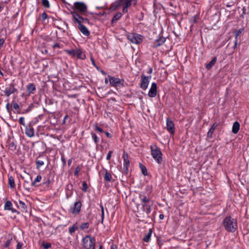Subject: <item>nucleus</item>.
I'll list each match as a JSON object with an SVG mask.
<instances>
[{"label": "nucleus", "mask_w": 249, "mask_h": 249, "mask_svg": "<svg viewBox=\"0 0 249 249\" xmlns=\"http://www.w3.org/2000/svg\"><path fill=\"white\" fill-rule=\"evenodd\" d=\"M223 224L225 230L229 232H234L237 228L236 220L231 216L226 217Z\"/></svg>", "instance_id": "nucleus-1"}, {"label": "nucleus", "mask_w": 249, "mask_h": 249, "mask_svg": "<svg viewBox=\"0 0 249 249\" xmlns=\"http://www.w3.org/2000/svg\"><path fill=\"white\" fill-rule=\"evenodd\" d=\"M82 246L84 249H95V239L90 235H87L82 239Z\"/></svg>", "instance_id": "nucleus-2"}, {"label": "nucleus", "mask_w": 249, "mask_h": 249, "mask_svg": "<svg viewBox=\"0 0 249 249\" xmlns=\"http://www.w3.org/2000/svg\"><path fill=\"white\" fill-rule=\"evenodd\" d=\"M150 149L152 157L158 163L160 164L162 161V153L160 148L155 145H151Z\"/></svg>", "instance_id": "nucleus-3"}, {"label": "nucleus", "mask_w": 249, "mask_h": 249, "mask_svg": "<svg viewBox=\"0 0 249 249\" xmlns=\"http://www.w3.org/2000/svg\"><path fill=\"white\" fill-rule=\"evenodd\" d=\"M74 10L78 12L82 15L85 16H88L86 14L87 11V6L83 2H75L74 3Z\"/></svg>", "instance_id": "nucleus-4"}, {"label": "nucleus", "mask_w": 249, "mask_h": 249, "mask_svg": "<svg viewBox=\"0 0 249 249\" xmlns=\"http://www.w3.org/2000/svg\"><path fill=\"white\" fill-rule=\"evenodd\" d=\"M127 38L131 43L136 44L141 43L143 40L142 36L136 33L129 34L127 35Z\"/></svg>", "instance_id": "nucleus-5"}, {"label": "nucleus", "mask_w": 249, "mask_h": 249, "mask_svg": "<svg viewBox=\"0 0 249 249\" xmlns=\"http://www.w3.org/2000/svg\"><path fill=\"white\" fill-rule=\"evenodd\" d=\"M82 207V203L80 201H76L71 206L69 212L72 214L77 215L79 213Z\"/></svg>", "instance_id": "nucleus-6"}, {"label": "nucleus", "mask_w": 249, "mask_h": 249, "mask_svg": "<svg viewBox=\"0 0 249 249\" xmlns=\"http://www.w3.org/2000/svg\"><path fill=\"white\" fill-rule=\"evenodd\" d=\"M108 78L109 83L112 87L123 86L124 85V80L123 79H121L111 76H108Z\"/></svg>", "instance_id": "nucleus-7"}, {"label": "nucleus", "mask_w": 249, "mask_h": 249, "mask_svg": "<svg viewBox=\"0 0 249 249\" xmlns=\"http://www.w3.org/2000/svg\"><path fill=\"white\" fill-rule=\"evenodd\" d=\"M132 2H133L134 5L136 3V1L135 0H119L118 1H116L115 3V8H117L118 6L121 5H123V7L128 8L131 6Z\"/></svg>", "instance_id": "nucleus-8"}, {"label": "nucleus", "mask_w": 249, "mask_h": 249, "mask_svg": "<svg viewBox=\"0 0 249 249\" xmlns=\"http://www.w3.org/2000/svg\"><path fill=\"white\" fill-rule=\"evenodd\" d=\"M151 79V76H146L144 75H142L141 76V88L145 90L149 85V80Z\"/></svg>", "instance_id": "nucleus-9"}, {"label": "nucleus", "mask_w": 249, "mask_h": 249, "mask_svg": "<svg viewBox=\"0 0 249 249\" xmlns=\"http://www.w3.org/2000/svg\"><path fill=\"white\" fill-rule=\"evenodd\" d=\"M71 14L72 16L73 20L78 24V26L82 24L84 18L81 16L77 11H72L71 12Z\"/></svg>", "instance_id": "nucleus-10"}, {"label": "nucleus", "mask_w": 249, "mask_h": 249, "mask_svg": "<svg viewBox=\"0 0 249 249\" xmlns=\"http://www.w3.org/2000/svg\"><path fill=\"white\" fill-rule=\"evenodd\" d=\"M3 91L5 95L8 97L11 94L17 92V89L15 88L14 84L12 83L8 87H6Z\"/></svg>", "instance_id": "nucleus-11"}, {"label": "nucleus", "mask_w": 249, "mask_h": 249, "mask_svg": "<svg viewBox=\"0 0 249 249\" xmlns=\"http://www.w3.org/2000/svg\"><path fill=\"white\" fill-rule=\"evenodd\" d=\"M166 128L167 130L171 134H174L175 133V126L173 122L169 118L166 120Z\"/></svg>", "instance_id": "nucleus-12"}, {"label": "nucleus", "mask_w": 249, "mask_h": 249, "mask_svg": "<svg viewBox=\"0 0 249 249\" xmlns=\"http://www.w3.org/2000/svg\"><path fill=\"white\" fill-rule=\"evenodd\" d=\"M157 84L156 83L153 82L151 84L150 89L148 92V96L150 97L153 98L157 95Z\"/></svg>", "instance_id": "nucleus-13"}, {"label": "nucleus", "mask_w": 249, "mask_h": 249, "mask_svg": "<svg viewBox=\"0 0 249 249\" xmlns=\"http://www.w3.org/2000/svg\"><path fill=\"white\" fill-rule=\"evenodd\" d=\"M76 56L77 57V59L81 60H84L86 58L85 53L82 51V50L80 48L76 49Z\"/></svg>", "instance_id": "nucleus-14"}, {"label": "nucleus", "mask_w": 249, "mask_h": 249, "mask_svg": "<svg viewBox=\"0 0 249 249\" xmlns=\"http://www.w3.org/2000/svg\"><path fill=\"white\" fill-rule=\"evenodd\" d=\"M25 132L26 135L30 138L34 136V129L31 126H26Z\"/></svg>", "instance_id": "nucleus-15"}, {"label": "nucleus", "mask_w": 249, "mask_h": 249, "mask_svg": "<svg viewBox=\"0 0 249 249\" xmlns=\"http://www.w3.org/2000/svg\"><path fill=\"white\" fill-rule=\"evenodd\" d=\"M78 29L85 36H89L90 35V32L88 29L84 25L80 24L78 26Z\"/></svg>", "instance_id": "nucleus-16"}, {"label": "nucleus", "mask_w": 249, "mask_h": 249, "mask_svg": "<svg viewBox=\"0 0 249 249\" xmlns=\"http://www.w3.org/2000/svg\"><path fill=\"white\" fill-rule=\"evenodd\" d=\"M27 91L29 94H33L36 90L35 85L33 83H30L27 86Z\"/></svg>", "instance_id": "nucleus-17"}, {"label": "nucleus", "mask_w": 249, "mask_h": 249, "mask_svg": "<svg viewBox=\"0 0 249 249\" xmlns=\"http://www.w3.org/2000/svg\"><path fill=\"white\" fill-rule=\"evenodd\" d=\"M166 39L165 37H161L156 40L154 44V47L157 48L162 45L165 41Z\"/></svg>", "instance_id": "nucleus-18"}, {"label": "nucleus", "mask_w": 249, "mask_h": 249, "mask_svg": "<svg viewBox=\"0 0 249 249\" xmlns=\"http://www.w3.org/2000/svg\"><path fill=\"white\" fill-rule=\"evenodd\" d=\"M13 204L10 201H7L4 204V210H11L12 212H16L15 210L12 209Z\"/></svg>", "instance_id": "nucleus-19"}, {"label": "nucleus", "mask_w": 249, "mask_h": 249, "mask_svg": "<svg viewBox=\"0 0 249 249\" xmlns=\"http://www.w3.org/2000/svg\"><path fill=\"white\" fill-rule=\"evenodd\" d=\"M240 128V124L238 122H235L233 123L232 127V132L234 134H237Z\"/></svg>", "instance_id": "nucleus-20"}, {"label": "nucleus", "mask_w": 249, "mask_h": 249, "mask_svg": "<svg viewBox=\"0 0 249 249\" xmlns=\"http://www.w3.org/2000/svg\"><path fill=\"white\" fill-rule=\"evenodd\" d=\"M123 158H124V167L126 169H127V168L128 166L129 165V160L128 159V155L124 154L123 155Z\"/></svg>", "instance_id": "nucleus-21"}, {"label": "nucleus", "mask_w": 249, "mask_h": 249, "mask_svg": "<svg viewBox=\"0 0 249 249\" xmlns=\"http://www.w3.org/2000/svg\"><path fill=\"white\" fill-rule=\"evenodd\" d=\"M139 198L142 203H149L150 202V199L144 194H140L139 195Z\"/></svg>", "instance_id": "nucleus-22"}, {"label": "nucleus", "mask_w": 249, "mask_h": 249, "mask_svg": "<svg viewBox=\"0 0 249 249\" xmlns=\"http://www.w3.org/2000/svg\"><path fill=\"white\" fill-rule=\"evenodd\" d=\"M217 126V125L216 124H214L212 126V127H211V128L210 129V130H209V131L207 133V137L208 138H211L212 137V135L214 131V129L216 128Z\"/></svg>", "instance_id": "nucleus-23"}, {"label": "nucleus", "mask_w": 249, "mask_h": 249, "mask_svg": "<svg viewBox=\"0 0 249 249\" xmlns=\"http://www.w3.org/2000/svg\"><path fill=\"white\" fill-rule=\"evenodd\" d=\"M112 175L107 170H106V173L104 176V179L107 182H110L112 179Z\"/></svg>", "instance_id": "nucleus-24"}, {"label": "nucleus", "mask_w": 249, "mask_h": 249, "mask_svg": "<svg viewBox=\"0 0 249 249\" xmlns=\"http://www.w3.org/2000/svg\"><path fill=\"white\" fill-rule=\"evenodd\" d=\"M216 58L214 57L213 59L207 64L206 65V68L209 70L216 63Z\"/></svg>", "instance_id": "nucleus-25"}, {"label": "nucleus", "mask_w": 249, "mask_h": 249, "mask_svg": "<svg viewBox=\"0 0 249 249\" xmlns=\"http://www.w3.org/2000/svg\"><path fill=\"white\" fill-rule=\"evenodd\" d=\"M65 52L72 57L76 56V49L65 50Z\"/></svg>", "instance_id": "nucleus-26"}, {"label": "nucleus", "mask_w": 249, "mask_h": 249, "mask_svg": "<svg viewBox=\"0 0 249 249\" xmlns=\"http://www.w3.org/2000/svg\"><path fill=\"white\" fill-rule=\"evenodd\" d=\"M78 229V227L77 226V223H75L71 227L69 228V232L70 234H72Z\"/></svg>", "instance_id": "nucleus-27"}, {"label": "nucleus", "mask_w": 249, "mask_h": 249, "mask_svg": "<svg viewBox=\"0 0 249 249\" xmlns=\"http://www.w3.org/2000/svg\"><path fill=\"white\" fill-rule=\"evenodd\" d=\"M8 185L11 188H14L15 187V180L12 177H9L8 178Z\"/></svg>", "instance_id": "nucleus-28"}, {"label": "nucleus", "mask_w": 249, "mask_h": 249, "mask_svg": "<svg viewBox=\"0 0 249 249\" xmlns=\"http://www.w3.org/2000/svg\"><path fill=\"white\" fill-rule=\"evenodd\" d=\"M122 16V14L120 12H118L116 13L113 17L112 19V22L114 23L117 21L118 19H119Z\"/></svg>", "instance_id": "nucleus-29"}, {"label": "nucleus", "mask_w": 249, "mask_h": 249, "mask_svg": "<svg viewBox=\"0 0 249 249\" xmlns=\"http://www.w3.org/2000/svg\"><path fill=\"white\" fill-rule=\"evenodd\" d=\"M151 234H152V230L151 229H150L149 231V232L146 233L145 235V236H144L143 239V241L146 242H148L150 239Z\"/></svg>", "instance_id": "nucleus-30"}, {"label": "nucleus", "mask_w": 249, "mask_h": 249, "mask_svg": "<svg viewBox=\"0 0 249 249\" xmlns=\"http://www.w3.org/2000/svg\"><path fill=\"white\" fill-rule=\"evenodd\" d=\"M19 207H20L22 211H27V206L24 202L21 200L19 201Z\"/></svg>", "instance_id": "nucleus-31"}, {"label": "nucleus", "mask_w": 249, "mask_h": 249, "mask_svg": "<svg viewBox=\"0 0 249 249\" xmlns=\"http://www.w3.org/2000/svg\"><path fill=\"white\" fill-rule=\"evenodd\" d=\"M42 177L40 175H38L36 178H35L34 181L32 183V186H35L37 182H39L41 180Z\"/></svg>", "instance_id": "nucleus-32"}, {"label": "nucleus", "mask_w": 249, "mask_h": 249, "mask_svg": "<svg viewBox=\"0 0 249 249\" xmlns=\"http://www.w3.org/2000/svg\"><path fill=\"white\" fill-rule=\"evenodd\" d=\"M140 167L142 174L144 176L147 175V170L146 168L142 164H140Z\"/></svg>", "instance_id": "nucleus-33"}, {"label": "nucleus", "mask_w": 249, "mask_h": 249, "mask_svg": "<svg viewBox=\"0 0 249 249\" xmlns=\"http://www.w3.org/2000/svg\"><path fill=\"white\" fill-rule=\"evenodd\" d=\"M9 147L12 150H15L16 149V145L14 141H11L9 140Z\"/></svg>", "instance_id": "nucleus-34"}, {"label": "nucleus", "mask_w": 249, "mask_h": 249, "mask_svg": "<svg viewBox=\"0 0 249 249\" xmlns=\"http://www.w3.org/2000/svg\"><path fill=\"white\" fill-rule=\"evenodd\" d=\"M92 138L94 142L97 144L99 142V138L97 136L93 133H91Z\"/></svg>", "instance_id": "nucleus-35"}, {"label": "nucleus", "mask_w": 249, "mask_h": 249, "mask_svg": "<svg viewBox=\"0 0 249 249\" xmlns=\"http://www.w3.org/2000/svg\"><path fill=\"white\" fill-rule=\"evenodd\" d=\"M89 227V224L88 222L83 223L80 226V229L81 230H85L88 229Z\"/></svg>", "instance_id": "nucleus-36"}, {"label": "nucleus", "mask_w": 249, "mask_h": 249, "mask_svg": "<svg viewBox=\"0 0 249 249\" xmlns=\"http://www.w3.org/2000/svg\"><path fill=\"white\" fill-rule=\"evenodd\" d=\"M42 4L44 7L45 8H49L50 7V3L48 0H42Z\"/></svg>", "instance_id": "nucleus-37"}, {"label": "nucleus", "mask_w": 249, "mask_h": 249, "mask_svg": "<svg viewBox=\"0 0 249 249\" xmlns=\"http://www.w3.org/2000/svg\"><path fill=\"white\" fill-rule=\"evenodd\" d=\"M100 206L101 209V213H102V218H101V223H103L104 219V207L102 203H100Z\"/></svg>", "instance_id": "nucleus-38"}, {"label": "nucleus", "mask_w": 249, "mask_h": 249, "mask_svg": "<svg viewBox=\"0 0 249 249\" xmlns=\"http://www.w3.org/2000/svg\"><path fill=\"white\" fill-rule=\"evenodd\" d=\"M36 167L37 168H39L40 166L44 165V161L42 160H37L36 161Z\"/></svg>", "instance_id": "nucleus-39"}, {"label": "nucleus", "mask_w": 249, "mask_h": 249, "mask_svg": "<svg viewBox=\"0 0 249 249\" xmlns=\"http://www.w3.org/2000/svg\"><path fill=\"white\" fill-rule=\"evenodd\" d=\"M42 245L44 249H48L51 247V244L49 243L43 242Z\"/></svg>", "instance_id": "nucleus-40"}, {"label": "nucleus", "mask_w": 249, "mask_h": 249, "mask_svg": "<svg viewBox=\"0 0 249 249\" xmlns=\"http://www.w3.org/2000/svg\"><path fill=\"white\" fill-rule=\"evenodd\" d=\"M143 211L146 213L147 215H148L151 213V208L150 206H148L147 207L143 209Z\"/></svg>", "instance_id": "nucleus-41"}, {"label": "nucleus", "mask_w": 249, "mask_h": 249, "mask_svg": "<svg viewBox=\"0 0 249 249\" xmlns=\"http://www.w3.org/2000/svg\"><path fill=\"white\" fill-rule=\"evenodd\" d=\"M12 105H13V108L17 110V109H19V105H18V104L17 103L13 101L12 102Z\"/></svg>", "instance_id": "nucleus-42"}, {"label": "nucleus", "mask_w": 249, "mask_h": 249, "mask_svg": "<svg viewBox=\"0 0 249 249\" xmlns=\"http://www.w3.org/2000/svg\"><path fill=\"white\" fill-rule=\"evenodd\" d=\"M88 189L87 184L86 182H83L82 183V190L84 192H86Z\"/></svg>", "instance_id": "nucleus-43"}, {"label": "nucleus", "mask_w": 249, "mask_h": 249, "mask_svg": "<svg viewBox=\"0 0 249 249\" xmlns=\"http://www.w3.org/2000/svg\"><path fill=\"white\" fill-rule=\"evenodd\" d=\"M19 122L21 125L25 126V124L24 122V118L23 117H20L19 119Z\"/></svg>", "instance_id": "nucleus-44"}, {"label": "nucleus", "mask_w": 249, "mask_h": 249, "mask_svg": "<svg viewBox=\"0 0 249 249\" xmlns=\"http://www.w3.org/2000/svg\"><path fill=\"white\" fill-rule=\"evenodd\" d=\"M12 242V239L8 240L4 244V247L5 248H8L10 243Z\"/></svg>", "instance_id": "nucleus-45"}, {"label": "nucleus", "mask_w": 249, "mask_h": 249, "mask_svg": "<svg viewBox=\"0 0 249 249\" xmlns=\"http://www.w3.org/2000/svg\"><path fill=\"white\" fill-rule=\"evenodd\" d=\"M112 154V151H110L107 156V157H106V159L107 160H110V158H111V155Z\"/></svg>", "instance_id": "nucleus-46"}, {"label": "nucleus", "mask_w": 249, "mask_h": 249, "mask_svg": "<svg viewBox=\"0 0 249 249\" xmlns=\"http://www.w3.org/2000/svg\"><path fill=\"white\" fill-rule=\"evenodd\" d=\"M5 40L3 38H0V50L1 49L3 46Z\"/></svg>", "instance_id": "nucleus-47"}, {"label": "nucleus", "mask_w": 249, "mask_h": 249, "mask_svg": "<svg viewBox=\"0 0 249 249\" xmlns=\"http://www.w3.org/2000/svg\"><path fill=\"white\" fill-rule=\"evenodd\" d=\"M22 246H23L22 243L18 242V243L17 245L16 249H21Z\"/></svg>", "instance_id": "nucleus-48"}, {"label": "nucleus", "mask_w": 249, "mask_h": 249, "mask_svg": "<svg viewBox=\"0 0 249 249\" xmlns=\"http://www.w3.org/2000/svg\"><path fill=\"white\" fill-rule=\"evenodd\" d=\"M190 22L192 24H194L196 22V17L195 16V17H193L191 20H190Z\"/></svg>", "instance_id": "nucleus-49"}, {"label": "nucleus", "mask_w": 249, "mask_h": 249, "mask_svg": "<svg viewBox=\"0 0 249 249\" xmlns=\"http://www.w3.org/2000/svg\"><path fill=\"white\" fill-rule=\"evenodd\" d=\"M95 129L96 130H97L100 132H103V130L97 125L95 126Z\"/></svg>", "instance_id": "nucleus-50"}, {"label": "nucleus", "mask_w": 249, "mask_h": 249, "mask_svg": "<svg viewBox=\"0 0 249 249\" xmlns=\"http://www.w3.org/2000/svg\"><path fill=\"white\" fill-rule=\"evenodd\" d=\"M47 18V15L46 13L44 12L42 14V18L43 20H45Z\"/></svg>", "instance_id": "nucleus-51"}, {"label": "nucleus", "mask_w": 249, "mask_h": 249, "mask_svg": "<svg viewBox=\"0 0 249 249\" xmlns=\"http://www.w3.org/2000/svg\"><path fill=\"white\" fill-rule=\"evenodd\" d=\"M80 171V168L79 167H77L74 171V175L77 176L79 172Z\"/></svg>", "instance_id": "nucleus-52"}, {"label": "nucleus", "mask_w": 249, "mask_h": 249, "mask_svg": "<svg viewBox=\"0 0 249 249\" xmlns=\"http://www.w3.org/2000/svg\"><path fill=\"white\" fill-rule=\"evenodd\" d=\"M148 203H142V209H143L147 207L148 206H149L148 205Z\"/></svg>", "instance_id": "nucleus-53"}, {"label": "nucleus", "mask_w": 249, "mask_h": 249, "mask_svg": "<svg viewBox=\"0 0 249 249\" xmlns=\"http://www.w3.org/2000/svg\"><path fill=\"white\" fill-rule=\"evenodd\" d=\"M6 109H7V111H8L9 113H11V110H10V108H9V103H8L6 104Z\"/></svg>", "instance_id": "nucleus-54"}, {"label": "nucleus", "mask_w": 249, "mask_h": 249, "mask_svg": "<svg viewBox=\"0 0 249 249\" xmlns=\"http://www.w3.org/2000/svg\"><path fill=\"white\" fill-rule=\"evenodd\" d=\"M83 23L89 24V21L88 18H84Z\"/></svg>", "instance_id": "nucleus-55"}, {"label": "nucleus", "mask_w": 249, "mask_h": 249, "mask_svg": "<svg viewBox=\"0 0 249 249\" xmlns=\"http://www.w3.org/2000/svg\"><path fill=\"white\" fill-rule=\"evenodd\" d=\"M53 48H60V45L58 43H55L53 46Z\"/></svg>", "instance_id": "nucleus-56"}, {"label": "nucleus", "mask_w": 249, "mask_h": 249, "mask_svg": "<svg viewBox=\"0 0 249 249\" xmlns=\"http://www.w3.org/2000/svg\"><path fill=\"white\" fill-rule=\"evenodd\" d=\"M90 60H91V63H92V64L94 66H96V65H95V63L94 60V59L93 58V57H90Z\"/></svg>", "instance_id": "nucleus-57"}, {"label": "nucleus", "mask_w": 249, "mask_h": 249, "mask_svg": "<svg viewBox=\"0 0 249 249\" xmlns=\"http://www.w3.org/2000/svg\"><path fill=\"white\" fill-rule=\"evenodd\" d=\"M105 134L107 137H108V138L111 137V135L109 132H105Z\"/></svg>", "instance_id": "nucleus-58"}, {"label": "nucleus", "mask_w": 249, "mask_h": 249, "mask_svg": "<svg viewBox=\"0 0 249 249\" xmlns=\"http://www.w3.org/2000/svg\"><path fill=\"white\" fill-rule=\"evenodd\" d=\"M127 8L124 7H123V12L124 13H126L127 12Z\"/></svg>", "instance_id": "nucleus-59"}, {"label": "nucleus", "mask_w": 249, "mask_h": 249, "mask_svg": "<svg viewBox=\"0 0 249 249\" xmlns=\"http://www.w3.org/2000/svg\"><path fill=\"white\" fill-rule=\"evenodd\" d=\"M164 217V216L163 214H160L159 215V218L160 219H163Z\"/></svg>", "instance_id": "nucleus-60"}, {"label": "nucleus", "mask_w": 249, "mask_h": 249, "mask_svg": "<svg viewBox=\"0 0 249 249\" xmlns=\"http://www.w3.org/2000/svg\"><path fill=\"white\" fill-rule=\"evenodd\" d=\"M111 249H117V247L115 245H112L111 247Z\"/></svg>", "instance_id": "nucleus-61"}, {"label": "nucleus", "mask_w": 249, "mask_h": 249, "mask_svg": "<svg viewBox=\"0 0 249 249\" xmlns=\"http://www.w3.org/2000/svg\"><path fill=\"white\" fill-rule=\"evenodd\" d=\"M108 81H109L108 78H105V83L106 84H107Z\"/></svg>", "instance_id": "nucleus-62"}, {"label": "nucleus", "mask_w": 249, "mask_h": 249, "mask_svg": "<svg viewBox=\"0 0 249 249\" xmlns=\"http://www.w3.org/2000/svg\"><path fill=\"white\" fill-rule=\"evenodd\" d=\"M152 69L150 68H149V69L148 73H149V74H151V73H152Z\"/></svg>", "instance_id": "nucleus-63"}, {"label": "nucleus", "mask_w": 249, "mask_h": 249, "mask_svg": "<svg viewBox=\"0 0 249 249\" xmlns=\"http://www.w3.org/2000/svg\"><path fill=\"white\" fill-rule=\"evenodd\" d=\"M103 249V246L101 245H100L98 249Z\"/></svg>", "instance_id": "nucleus-64"}]
</instances>
